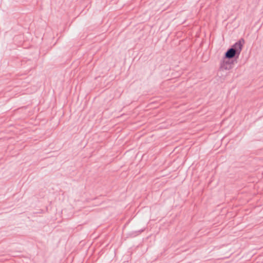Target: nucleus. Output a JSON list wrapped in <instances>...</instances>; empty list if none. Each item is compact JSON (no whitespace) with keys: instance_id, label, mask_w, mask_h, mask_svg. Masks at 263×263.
Here are the masks:
<instances>
[{"instance_id":"1","label":"nucleus","mask_w":263,"mask_h":263,"mask_svg":"<svg viewBox=\"0 0 263 263\" xmlns=\"http://www.w3.org/2000/svg\"><path fill=\"white\" fill-rule=\"evenodd\" d=\"M245 40L240 39L237 42L229 48L223 57V62L221 67L225 69L229 70L233 68V65L239 58Z\"/></svg>"},{"instance_id":"2","label":"nucleus","mask_w":263,"mask_h":263,"mask_svg":"<svg viewBox=\"0 0 263 263\" xmlns=\"http://www.w3.org/2000/svg\"><path fill=\"white\" fill-rule=\"evenodd\" d=\"M145 229H141L140 230L135 231H132L130 233V236L132 237H136L138 235H139L140 234H141L142 232H143L144 231Z\"/></svg>"}]
</instances>
